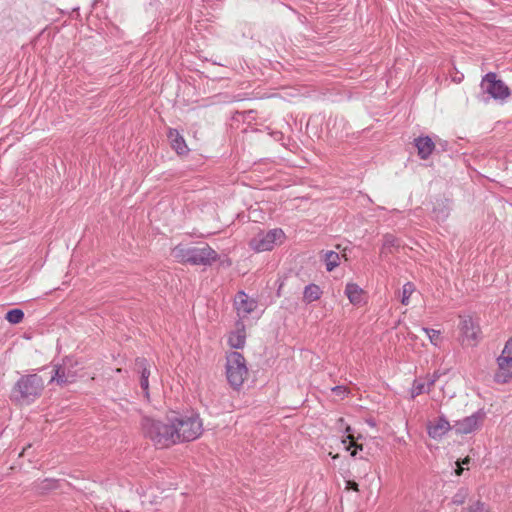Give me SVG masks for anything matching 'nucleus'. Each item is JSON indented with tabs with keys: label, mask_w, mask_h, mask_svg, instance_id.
Masks as SVG:
<instances>
[{
	"label": "nucleus",
	"mask_w": 512,
	"mask_h": 512,
	"mask_svg": "<svg viewBox=\"0 0 512 512\" xmlns=\"http://www.w3.org/2000/svg\"><path fill=\"white\" fill-rule=\"evenodd\" d=\"M172 256L178 263L193 266H210L219 257L218 253L206 243L200 246L179 244L172 249Z\"/></svg>",
	"instance_id": "obj_2"
},
{
	"label": "nucleus",
	"mask_w": 512,
	"mask_h": 512,
	"mask_svg": "<svg viewBox=\"0 0 512 512\" xmlns=\"http://www.w3.org/2000/svg\"><path fill=\"white\" fill-rule=\"evenodd\" d=\"M414 145L417 148L418 156L422 160L428 159L435 149V143L429 136L415 138Z\"/></svg>",
	"instance_id": "obj_16"
},
{
	"label": "nucleus",
	"mask_w": 512,
	"mask_h": 512,
	"mask_svg": "<svg viewBox=\"0 0 512 512\" xmlns=\"http://www.w3.org/2000/svg\"><path fill=\"white\" fill-rule=\"evenodd\" d=\"M43 483L45 484L44 488H50L53 485V482L48 479L44 480Z\"/></svg>",
	"instance_id": "obj_36"
},
{
	"label": "nucleus",
	"mask_w": 512,
	"mask_h": 512,
	"mask_svg": "<svg viewBox=\"0 0 512 512\" xmlns=\"http://www.w3.org/2000/svg\"><path fill=\"white\" fill-rule=\"evenodd\" d=\"M5 319L11 324H18L24 319V312L21 309H11L6 313Z\"/></svg>",
	"instance_id": "obj_24"
},
{
	"label": "nucleus",
	"mask_w": 512,
	"mask_h": 512,
	"mask_svg": "<svg viewBox=\"0 0 512 512\" xmlns=\"http://www.w3.org/2000/svg\"><path fill=\"white\" fill-rule=\"evenodd\" d=\"M354 446L355 449L351 452V455L352 456H355L356 455V452H357V449H360L362 450V446L361 445H354V444H351L350 446L347 447V450H350V448Z\"/></svg>",
	"instance_id": "obj_33"
},
{
	"label": "nucleus",
	"mask_w": 512,
	"mask_h": 512,
	"mask_svg": "<svg viewBox=\"0 0 512 512\" xmlns=\"http://www.w3.org/2000/svg\"><path fill=\"white\" fill-rule=\"evenodd\" d=\"M415 290V286L413 283L411 282H407L403 285L402 287V298H401V303L403 305H408L409 304V299L412 295V293L414 292Z\"/></svg>",
	"instance_id": "obj_26"
},
{
	"label": "nucleus",
	"mask_w": 512,
	"mask_h": 512,
	"mask_svg": "<svg viewBox=\"0 0 512 512\" xmlns=\"http://www.w3.org/2000/svg\"><path fill=\"white\" fill-rule=\"evenodd\" d=\"M322 295L320 287L316 284H309L304 288L303 300L306 303H312L318 300Z\"/></svg>",
	"instance_id": "obj_19"
},
{
	"label": "nucleus",
	"mask_w": 512,
	"mask_h": 512,
	"mask_svg": "<svg viewBox=\"0 0 512 512\" xmlns=\"http://www.w3.org/2000/svg\"><path fill=\"white\" fill-rule=\"evenodd\" d=\"M450 430H453V425L449 423L444 415L439 416L427 426L428 435L433 439L442 438Z\"/></svg>",
	"instance_id": "obj_13"
},
{
	"label": "nucleus",
	"mask_w": 512,
	"mask_h": 512,
	"mask_svg": "<svg viewBox=\"0 0 512 512\" xmlns=\"http://www.w3.org/2000/svg\"><path fill=\"white\" fill-rule=\"evenodd\" d=\"M358 487H359L358 483H356L355 481L349 480V481L346 482V488L347 489H350V490H353V491H358L359 490Z\"/></svg>",
	"instance_id": "obj_31"
},
{
	"label": "nucleus",
	"mask_w": 512,
	"mask_h": 512,
	"mask_svg": "<svg viewBox=\"0 0 512 512\" xmlns=\"http://www.w3.org/2000/svg\"><path fill=\"white\" fill-rule=\"evenodd\" d=\"M425 384H426L427 393H429L435 384V379H431L429 377V375H427V381L425 382Z\"/></svg>",
	"instance_id": "obj_32"
},
{
	"label": "nucleus",
	"mask_w": 512,
	"mask_h": 512,
	"mask_svg": "<svg viewBox=\"0 0 512 512\" xmlns=\"http://www.w3.org/2000/svg\"><path fill=\"white\" fill-rule=\"evenodd\" d=\"M350 430H351V428H350L349 426H347V428H346V432H347V433H350Z\"/></svg>",
	"instance_id": "obj_40"
},
{
	"label": "nucleus",
	"mask_w": 512,
	"mask_h": 512,
	"mask_svg": "<svg viewBox=\"0 0 512 512\" xmlns=\"http://www.w3.org/2000/svg\"><path fill=\"white\" fill-rule=\"evenodd\" d=\"M499 357H504L507 359V361L512 362V338H509L506 341L505 346L502 350V353Z\"/></svg>",
	"instance_id": "obj_29"
},
{
	"label": "nucleus",
	"mask_w": 512,
	"mask_h": 512,
	"mask_svg": "<svg viewBox=\"0 0 512 512\" xmlns=\"http://www.w3.org/2000/svg\"><path fill=\"white\" fill-rule=\"evenodd\" d=\"M460 331L463 344L475 346L480 339V327L471 316L460 317Z\"/></svg>",
	"instance_id": "obj_10"
},
{
	"label": "nucleus",
	"mask_w": 512,
	"mask_h": 512,
	"mask_svg": "<svg viewBox=\"0 0 512 512\" xmlns=\"http://www.w3.org/2000/svg\"><path fill=\"white\" fill-rule=\"evenodd\" d=\"M464 468L458 464V468L456 469V474L460 476L463 473Z\"/></svg>",
	"instance_id": "obj_37"
},
{
	"label": "nucleus",
	"mask_w": 512,
	"mask_h": 512,
	"mask_svg": "<svg viewBox=\"0 0 512 512\" xmlns=\"http://www.w3.org/2000/svg\"><path fill=\"white\" fill-rule=\"evenodd\" d=\"M226 378L234 390H239L248 376V368L244 356L232 351L226 356Z\"/></svg>",
	"instance_id": "obj_5"
},
{
	"label": "nucleus",
	"mask_w": 512,
	"mask_h": 512,
	"mask_svg": "<svg viewBox=\"0 0 512 512\" xmlns=\"http://www.w3.org/2000/svg\"><path fill=\"white\" fill-rule=\"evenodd\" d=\"M431 379H435V382L439 379L440 373L438 371H435L431 376L429 375Z\"/></svg>",
	"instance_id": "obj_34"
},
{
	"label": "nucleus",
	"mask_w": 512,
	"mask_h": 512,
	"mask_svg": "<svg viewBox=\"0 0 512 512\" xmlns=\"http://www.w3.org/2000/svg\"><path fill=\"white\" fill-rule=\"evenodd\" d=\"M332 391L336 395H345L348 393V389L345 386H340V385L333 387Z\"/></svg>",
	"instance_id": "obj_30"
},
{
	"label": "nucleus",
	"mask_w": 512,
	"mask_h": 512,
	"mask_svg": "<svg viewBox=\"0 0 512 512\" xmlns=\"http://www.w3.org/2000/svg\"><path fill=\"white\" fill-rule=\"evenodd\" d=\"M351 441H353V436L351 434H348L347 436Z\"/></svg>",
	"instance_id": "obj_39"
},
{
	"label": "nucleus",
	"mask_w": 512,
	"mask_h": 512,
	"mask_svg": "<svg viewBox=\"0 0 512 512\" xmlns=\"http://www.w3.org/2000/svg\"><path fill=\"white\" fill-rule=\"evenodd\" d=\"M145 438L149 439L156 448L163 449L177 444L178 434L173 426L171 412L164 418L143 416L140 422Z\"/></svg>",
	"instance_id": "obj_1"
},
{
	"label": "nucleus",
	"mask_w": 512,
	"mask_h": 512,
	"mask_svg": "<svg viewBox=\"0 0 512 512\" xmlns=\"http://www.w3.org/2000/svg\"><path fill=\"white\" fill-rule=\"evenodd\" d=\"M167 137L171 143L172 148L178 154H185L188 151L186 142L177 129L170 128Z\"/></svg>",
	"instance_id": "obj_17"
},
{
	"label": "nucleus",
	"mask_w": 512,
	"mask_h": 512,
	"mask_svg": "<svg viewBox=\"0 0 512 512\" xmlns=\"http://www.w3.org/2000/svg\"><path fill=\"white\" fill-rule=\"evenodd\" d=\"M469 496V490L466 487H461L458 491L453 495L451 502L455 505H462Z\"/></svg>",
	"instance_id": "obj_25"
},
{
	"label": "nucleus",
	"mask_w": 512,
	"mask_h": 512,
	"mask_svg": "<svg viewBox=\"0 0 512 512\" xmlns=\"http://www.w3.org/2000/svg\"><path fill=\"white\" fill-rule=\"evenodd\" d=\"M486 413L483 409H479L472 415L457 420L453 424V430L457 435H464L472 433L480 428Z\"/></svg>",
	"instance_id": "obj_9"
},
{
	"label": "nucleus",
	"mask_w": 512,
	"mask_h": 512,
	"mask_svg": "<svg viewBox=\"0 0 512 512\" xmlns=\"http://www.w3.org/2000/svg\"><path fill=\"white\" fill-rule=\"evenodd\" d=\"M246 342L245 324L242 320L236 322V330L231 332L228 337V344L235 349H241Z\"/></svg>",
	"instance_id": "obj_15"
},
{
	"label": "nucleus",
	"mask_w": 512,
	"mask_h": 512,
	"mask_svg": "<svg viewBox=\"0 0 512 512\" xmlns=\"http://www.w3.org/2000/svg\"><path fill=\"white\" fill-rule=\"evenodd\" d=\"M367 423L370 425V426H375V422L373 420H368Z\"/></svg>",
	"instance_id": "obj_38"
},
{
	"label": "nucleus",
	"mask_w": 512,
	"mask_h": 512,
	"mask_svg": "<svg viewBox=\"0 0 512 512\" xmlns=\"http://www.w3.org/2000/svg\"><path fill=\"white\" fill-rule=\"evenodd\" d=\"M425 392L427 393L425 382L420 379H415L413 381L412 387L410 389L411 399H415L417 396H419Z\"/></svg>",
	"instance_id": "obj_23"
},
{
	"label": "nucleus",
	"mask_w": 512,
	"mask_h": 512,
	"mask_svg": "<svg viewBox=\"0 0 512 512\" xmlns=\"http://www.w3.org/2000/svg\"><path fill=\"white\" fill-rule=\"evenodd\" d=\"M422 330L427 334L430 342L434 346H437L438 345V340L440 338V331L439 330H435V329H431V328H426V327H423Z\"/></svg>",
	"instance_id": "obj_28"
},
{
	"label": "nucleus",
	"mask_w": 512,
	"mask_h": 512,
	"mask_svg": "<svg viewBox=\"0 0 512 512\" xmlns=\"http://www.w3.org/2000/svg\"><path fill=\"white\" fill-rule=\"evenodd\" d=\"M323 261L328 272L333 271L340 263V256L335 251H326L323 255Z\"/></svg>",
	"instance_id": "obj_20"
},
{
	"label": "nucleus",
	"mask_w": 512,
	"mask_h": 512,
	"mask_svg": "<svg viewBox=\"0 0 512 512\" xmlns=\"http://www.w3.org/2000/svg\"><path fill=\"white\" fill-rule=\"evenodd\" d=\"M488 100H489V97L488 98H483L484 102H487Z\"/></svg>",
	"instance_id": "obj_41"
},
{
	"label": "nucleus",
	"mask_w": 512,
	"mask_h": 512,
	"mask_svg": "<svg viewBox=\"0 0 512 512\" xmlns=\"http://www.w3.org/2000/svg\"><path fill=\"white\" fill-rule=\"evenodd\" d=\"M76 365L77 362L70 356L63 358L61 363L53 364L54 374L50 381L60 386L73 383L77 377Z\"/></svg>",
	"instance_id": "obj_8"
},
{
	"label": "nucleus",
	"mask_w": 512,
	"mask_h": 512,
	"mask_svg": "<svg viewBox=\"0 0 512 512\" xmlns=\"http://www.w3.org/2000/svg\"><path fill=\"white\" fill-rule=\"evenodd\" d=\"M284 237L285 234L280 228L271 229L267 232L261 231L250 240L249 245L256 252L270 251Z\"/></svg>",
	"instance_id": "obj_7"
},
{
	"label": "nucleus",
	"mask_w": 512,
	"mask_h": 512,
	"mask_svg": "<svg viewBox=\"0 0 512 512\" xmlns=\"http://www.w3.org/2000/svg\"><path fill=\"white\" fill-rule=\"evenodd\" d=\"M461 512H489L485 508V504L481 502L480 500L475 501L471 505H469L466 508H463Z\"/></svg>",
	"instance_id": "obj_27"
},
{
	"label": "nucleus",
	"mask_w": 512,
	"mask_h": 512,
	"mask_svg": "<svg viewBox=\"0 0 512 512\" xmlns=\"http://www.w3.org/2000/svg\"><path fill=\"white\" fill-rule=\"evenodd\" d=\"M44 390V380L36 373L22 375L12 388V399L29 405L39 398Z\"/></svg>",
	"instance_id": "obj_3"
},
{
	"label": "nucleus",
	"mask_w": 512,
	"mask_h": 512,
	"mask_svg": "<svg viewBox=\"0 0 512 512\" xmlns=\"http://www.w3.org/2000/svg\"><path fill=\"white\" fill-rule=\"evenodd\" d=\"M362 292V289L355 283H348L345 287V294L352 304L361 303Z\"/></svg>",
	"instance_id": "obj_18"
},
{
	"label": "nucleus",
	"mask_w": 512,
	"mask_h": 512,
	"mask_svg": "<svg viewBox=\"0 0 512 512\" xmlns=\"http://www.w3.org/2000/svg\"><path fill=\"white\" fill-rule=\"evenodd\" d=\"M450 214V209L447 204L444 202L439 203L437 206L433 208V215L434 218L438 222L445 221Z\"/></svg>",
	"instance_id": "obj_22"
},
{
	"label": "nucleus",
	"mask_w": 512,
	"mask_h": 512,
	"mask_svg": "<svg viewBox=\"0 0 512 512\" xmlns=\"http://www.w3.org/2000/svg\"><path fill=\"white\" fill-rule=\"evenodd\" d=\"M400 247V241L393 234H385L383 236V245L381 249V254H386L391 252V248L398 249Z\"/></svg>",
	"instance_id": "obj_21"
},
{
	"label": "nucleus",
	"mask_w": 512,
	"mask_h": 512,
	"mask_svg": "<svg viewBox=\"0 0 512 512\" xmlns=\"http://www.w3.org/2000/svg\"><path fill=\"white\" fill-rule=\"evenodd\" d=\"M257 301L240 291L235 297V307L240 318H245L257 308Z\"/></svg>",
	"instance_id": "obj_11"
},
{
	"label": "nucleus",
	"mask_w": 512,
	"mask_h": 512,
	"mask_svg": "<svg viewBox=\"0 0 512 512\" xmlns=\"http://www.w3.org/2000/svg\"><path fill=\"white\" fill-rule=\"evenodd\" d=\"M151 365L146 358L138 357L135 360V370L140 374V387L146 398H149V377Z\"/></svg>",
	"instance_id": "obj_12"
},
{
	"label": "nucleus",
	"mask_w": 512,
	"mask_h": 512,
	"mask_svg": "<svg viewBox=\"0 0 512 512\" xmlns=\"http://www.w3.org/2000/svg\"><path fill=\"white\" fill-rule=\"evenodd\" d=\"M172 423L179 435L177 444L197 439L203 431L202 420L196 413L171 412Z\"/></svg>",
	"instance_id": "obj_4"
},
{
	"label": "nucleus",
	"mask_w": 512,
	"mask_h": 512,
	"mask_svg": "<svg viewBox=\"0 0 512 512\" xmlns=\"http://www.w3.org/2000/svg\"><path fill=\"white\" fill-rule=\"evenodd\" d=\"M469 463H470V458L469 457L464 458L461 462H457V464H460L461 466L462 465H468Z\"/></svg>",
	"instance_id": "obj_35"
},
{
	"label": "nucleus",
	"mask_w": 512,
	"mask_h": 512,
	"mask_svg": "<svg viewBox=\"0 0 512 512\" xmlns=\"http://www.w3.org/2000/svg\"><path fill=\"white\" fill-rule=\"evenodd\" d=\"M480 86L483 93L494 100L505 101L511 94L509 87L502 80L497 79V74L494 72L485 74Z\"/></svg>",
	"instance_id": "obj_6"
},
{
	"label": "nucleus",
	"mask_w": 512,
	"mask_h": 512,
	"mask_svg": "<svg viewBox=\"0 0 512 512\" xmlns=\"http://www.w3.org/2000/svg\"><path fill=\"white\" fill-rule=\"evenodd\" d=\"M498 370L494 374V381L505 384L512 380V362L504 357H497Z\"/></svg>",
	"instance_id": "obj_14"
}]
</instances>
